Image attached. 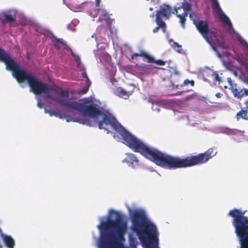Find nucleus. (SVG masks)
<instances>
[{
    "label": "nucleus",
    "instance_id": "f257e3e1",
    "mask_svg": "<svg viewBox=\"0 0 248 248\" xmlns=\"http://www.w3.org/2000/svg\"><path fill=\"white\" fill-rule=\"evenodd\" d=\"M10 71L13 72V76L18 83L26 80L31 87V91L35 94H45L46 97L62 106L76 109L84 116L90 118L102 115V119L98 123L100 129L110 132L108 126H111L121 136L123 143L133 150L135 152L140 153L146 158L154 162L157 166L164 168L174 170L178 168H185L203 164V153L195 155H191L181 158L163 153L153 148H150L137 137L133 136L110 115L103 112L99 107L94 104H86L78 103L69 99V92L62 88L56 86L54 88L39 80L35 76L31 75L24 69L10 56Z\"/></svg>",
    "mask_w": 248,
    "mask_h": 248
},
{
    "label": "nucleus",
    "instance_id": "f03ea898",
    "mask_svg": "<svg viewBox=\"0 0 248 248\" xmlns=\"http://www.w3.org/2000/svg\"><path fill=\"white\" fill-rule=\"evenodd\" d=\"M132 230L137 233L145 248H158V232L142 210L130 211Z\"/></svg>",
    "mask_w": 248,
    "mask_h": 248
},
{
    "label": "nucleus",
    "instance_id": "7ed1b4c3",
    "mask_svg": "<svg viewBox=\"0 0 248 248\" xmlns=\"http://www.w3.org/2000/svg\"><path fill=\"white\" fill-rule=\"evenodd\" d=\"M245 212L234 209L228 213L229 216L233 217L232 224L241 242V248H248V218L244 216Z\"/></svg>",
    "mask_w": 248,
    "mask_h": 248
},
{
    "label": "nucleus",
    "instance_id": "20e7f679",
    "mask_svg": "<svg viewBox=\"0 0 248 248\" xmlns=\"http://www.w3.org/2000/svg\"><path fill=\"white\" fill-rule=\"evenodd\" d=\"M193 23L202 37L209 45H211L212 40V36L211 35L215 36V32L210 31L207 21L202 20H194Z\"/></svg>",
    "mask_w": 248,
    "mask_h": 248
},
{
    "label": "nucleus",
    "instance_id": "39448f33",
    "mask_svg": "<svg viewBox=\"0 0 248 248\" xmlns=\"http://www.w3.org/2000/svg\"><path fill=\"white\" fill-rule=\"evenodd\" d=\"M211 1L213 10L218 15L220 20L227 25L231 29L233 30L232 25L229 18L223 13L217 0H213Z\"/></svg>",
    "mask_w": 248,
    "mask_h": 248
},
{
    "label": "nucleus",
    "instance_id": "423d86ee",
    "mask_svg": "<svg viewBox=\"0 0 248 248\" xmlns=\"http://www.w3.org/2000/svg\"><path fill=\"white\" fill-rule=\"evenodd\" d=\"M173 14H175L176 16L180 19L181 26L184 28L185 22L187 16V10L181 5L178 7H175Z\"/></svg>",
    "mask_w": 248,
    "mask_h": 248
},
{
    "label": "nucleus",
    "instance_id": "0eeeda50",
    "mask_svg": "<svg viewBox=\"0 0 248 248\" xmlns=\"http://www.w3.org/2000/svg\"><path fill=\"white\" fill-rule=\"evenodd\" d=\"M125 155L126 157L122 160L123 163H125L132 168H135L139 165V160L136 155L132 153H126Z\"/></svg>",
    "mask_w": 248,
    "mask_h": 248
},
{
    "label": "nucleus",
    "instance_id": "6e6552de",
    "mask_svg": "<svg viewBox=\"0 0 248 248\" xmlns=\"http://www.w3.org/2000/svg\"><path fill=\"white\" fill-rule=\"evenodd\" d=\"M171 8L169 5H165L156 12V19L157 20H162V17H166L168 18L171 13Z\"/></svg>",
    "mask_w": 248,
    "mask_h": 248
},
{
    "label": "nucleus",
    "instance_id": "1a4fd4ad",
    "mask_svg": "<svg viewBox=\"0 0 248 248\" xmlns=\"http://www.w3.org/2000/svg\"><path fill=\"white\" fill-rule=\"evenodd\" d=\"M232 90L234 96L237 98H241L245 95H248V89L237 88L236 84H235V88L233 86L232 87Z\"/></svg>",
    "mask_w": 248,
    "mask_h": 248
},
{
    "label": "nucleus",
    "instance_id": "9d476101",
    "mask_svg": "<svg viewBox=\"0 0 248 248\" xmlns=\"http://www.w3.org/2000/svg\"><path fill=\"white\" fill-rule=\"evenodd\" d=\"M81 75L82 78H86V86L83 88L78 90L77 92V93L79 94H84L88 92L89 87L91 85V82L89 80V79L88 77V76L86 74V72L85 70H83L81 72Z\"/></svg>",
    "mask_w": 248,
    "mask_h": 248
},
{
    "label": "nucleus",
    "instance_id": "9b49d317",
    "mask_svg": "<svg viewBox=\"0 0 248 248\" xmlns=\"http://www.w3.org/2000/svg\"><path fill=\"white\" fill-rule=\"evenodd\" d=\"M113 93L116 96L125 99H128L131 94V92H127L121 87H116L114 88L113 90Z\"/></svg>",
    "mask_w": 248,
    "mask_h": 248
},
{
    "label": "nucleus",
    "instance_id": "f8f14e48",
    "mask_svg": "<svg viewBox=\"0 0 248 248\" xmlns=\"http://www.w3.org/2000/svg\"><path fill=\"white\" fill-rule=\"evenodd\" d=\"M66 121L67 122H77L90 126L93 125V123L87 118L80 119L78 118L68 117L66 119Z\"/></svg>",
    "mask_w": 248,
    "mask_h": 248
},
{
    "label": "nucleus",
    "instance_id": "ddd939ff",
    "mask_svg": "<svg viewBox=\"0 0 248 248\" xmlns=\"http://www.w3.org/2000/svg\"><path fill=\"white\" fill-rule=\"evenodd\" d=\"M0 21L3 24L15 22L16 20L11 15L3 14L0 16Z\"/></svg>",
    "mask_w": 248,
    "mask_h": 248
},
{
    "label": "nucleus",
    "instance_id": "4468645a",
    "mask_svg": "<svg viewBox=\"0 0 248 248\" xmlns=\"http://www.w3.org/2000/svg\"><path fill=\"white\" fill-rule=\"evenodd\" d=\"M3 240L8 248H14L15 245V241L11 236L4 235L3 236Z\"/></svg>",
    "mask_w": 248,
    "mask_h": 248
},
{
    "label": "nucleus",
    "instance_id": "2eb2a0df",
    "mask_svg": "<svg viewBox=\"0 0 248 248\" xmlns=\"http://www.w3.org/2000/svg\"><path fill=\"white\" fill-rule=\"evenodd\" d=\"M236 117L237 120L240 119H243L244 120H248V109L246 108L244 109V108H242L239 112L236 113Z\"/></svg>",
    "mask_w": 248,
    "mask_h": 248
},
{
    "label": "nucleus",
    "instance_id": "dca6fc26",
    "mask_svg": "<svg viewBox=\"0 0 248 248\" xmlns=\"http://www.w3.org/2000/svg\"><path fill=\"white\" fill-rule=\"evenodd\" d=\"M140 57H143V60L148 63H153L155 62L154 58L144 51L141 50Z\"/></svg>",
    "mask_w": 248,
    "mask_h": 248
},
{
    "label": "nucleus",
    "instance_id": "f3484780",
    "mask_svg": "<svg viewBox=\"0 0 248 248\" xmlns=\"http://www.w3.org/2000/svg\"><path fill=\"white\" fill-rule=\"evenodd\" d=\"M155 22L157 25V26L153 30V32L154 33L157 32L160 28H161L164 31L166 27V23L163 20H157L156 19Z\"/></svg>",
    "mask_w": 248,
    "mask_h": 248
},
{
    "label": "nucleus",
    "instance_id": "a211bd4d",
    "mask_svg": "<svg viewBox=\"0 0 248 248\" xmlns=\"http://www.w3.org/2000/svg\"><path fill=\"white\" fill-rule=\"evenodd\" d=\"M52 41L54 44V46L57 48H60V44L65 45V42L62 38L58 39L55 36L53 37Z\"/></svg>",
    "mask_w": 248,
    "mask_h": 248
},
{
    "label": "nucleus",
    "instance_id": "6ab92c4d",
    "mask_svg": "<svg viewBox=\"0 0 248 248\" xmlns=\"http://www.w3.org/2000/svg\"><path fill=\"white\" fill-rule=\"evenodd\" d=\"M212 36V38L213 37H214L216 39V42H217V45L219 46H220V47H223V39L222 38V37H218L217 35H216V34L215 33V36H213L212 35H211Z\"/></svg>",
    "mask_w": 248,
    "mask_h": 248
},
{
    "label": "nucleus",
    "instance_id": "aec40b11",
    "mask_svg": "<svg viewBox=\"0 0 248 248\" xmlns=\"http://www.w3.org/2000/svg\"><path fill=\"white\" fill-rule=\"evenodd\" d=\"M197 96H198V94L197 93H193L192 94H189V95L186 96L185 98V101H189L190 100L195 98V97H196Z\"/></svg>",
    "mask_w": 248,
    "mask_h": 248
},
{
    "label": "nucleus",
    "instance_id": "412c9836",
    "mask_svg": "<svg viewBox=\"0 0 248 248\" xmlns=\"http://www.w3.org/2000/svg\"><path fill=\"white\" fill-rule=\"evenodd\" d=\"M46 111L50 115V116H55L56 117L59 115L58 112L50 110H46Z\"/></svg>",
    "mask_w": 248,
    "mask_h": 248
},
{
    "label": "nucleus",
    "instance_id": "4be33fe9",
    "mask_svg": "<svg viewBox=\"0 0 248 248\" xmlns=\"http://www.w3.org/2000/svg\"><path fill=\"white\" fill-rule=\"evenodd\" d=\"M240 43L242 45H243L248 50V43L242 38L240 37V39H239Z\"/></svg>",
    "mask_w": 248,
    "mask_h": 248
},
{
    "label": "nucleus",
    "instance_id": "5701e85b",
    "mask_svg": "<svg viewBox=\"0 0 248 248\" xmlns=\"http://www.w3.org/2000/svg\"><path fill=\"white\" fill-rule=\"evenodd\" d=\"M194 83H195L194 81L193 80H189L186 79H185L184 81V84L186 85H187L188 84H190V85L192 86H193L194 85Z\"/></svg>",
    "mask_w": 248,
    "mask_h": 248
},
{
    "label": "nucleus",
    "instance_id": "b1692460",
    "mask_svg": "<svg viewBox=\"0 0 248 248\" xmlns=\"http://www.w3.org/2000/svg\"><path fill=\"white\" fill-rule=\"evenodd\" d=\"M153 63H155L159 65H164L165 64V62L161 60H155V62Z\"/></svg>",
    "mask_w": 248,
    "mask_h": 248
},
{
    "label": "nucleus",
    "instance_id": "393cba45",
    "mask_svg": "<svg viewBox=\"0 0 248 248\" xmlns=\"http://www.w3.org/2000/svg\"><path fill=\"white\" fill-rule=\"evenodd\" d=\"M63 45L65 46L64 49H65L68 51H69L71 53V54L73 56H75V54L73 53V52L72 49L68 45H67L65 43V45Z\"/></svg>",
    "mask_w": 248,
    "mask_h": 248
},
{
    "label": "nucleus",
    "instance_id": "a878e982",
    "mask_svg": "<svg viewBox=\"0 0 248 248\" xmlns=\"http://www.w3.org/2000/svg\"><path fill=\"white\" fill-rule=\"evenodd\" d=\"M74 57H75V60L77 63V66H79V65L80 64V59L79 56H76L75 55V56Z\"/></svg>",
    "mask_w": 248,
    "mask_h": 248
},
{
    "label": "nucleus",
    "instance_id": "bb28decb",
    "mask_svg": "<svg viewBox=\"0 0 248 248\" xmlns=\"http://www.w3.org/2000/svg\"><path fill=\"white\" fill-rule=\"evenodd\" d=\"M214 81H218L219 82H220L221 81V78L218 76V75L217 74H215Z\"/></svg>",
    "mask_w": 248,
    "mask_h": 248
},
{
    "label": "nucleus",
    "instance_id": "cd10ccee",
    "mask_svg": "<svg viewBox=\"0 0 248 248\" xmlns=\"http://www.w3.org/2000/svg\"><path fill=\"white\" fill-rule=\"evenodd\" d=\"M140 55H141V51H140V53H134L133 54V55H132L131 56V59H133L134 58V57H138V56H140Z\"/></svg>",
    "mask_w": 248,
    "mask_h": 248
},
{
    "label": "nucleus",
    "instance_id": "c85d7f7f",
    "mask_svg": "<svg viewBox=\"0 0 248 248\" xmlns=\"http://www.w3.org/2000/svg\"><path fill=\"white\" fill-rule=\"evenodd\" d=\"M228 82L229 85L231 86V89H232V86H233L234 88H235V84L233 85L232 82V81L231 80V78H228Z\"/></svg>",
    "mask_w": 248,
    "mask_h": 248
},
{
    "label": "nucleus",
    "instance_id": "c756f323",
    "mask_svg": "<svg viewBox=\"0 0 248 248\" xmlns=\"http://www.w3.org/2000/svg\"><path fill=\"white\" fill-rule=\"evenodd\" d=\"M173 45L174 46L178 47L179 49H181L182 46L177 42H174Z\"/></svg>",
    "mask_w": 248,
    "mask_h": 248
},
{
    "label": "nucleus",
    "instance_id": "7c9ffc66",
    "mask_svg": "<svg viewBox=\"0 0 248 248\" xmlns=\"http://www.w3.org/2000/svg\"><path fill=\"white\" fill-rule=\"evenodd\" d=\"M37 106L40 108H42L43 107V104L41 103V102H38L37 103Z\"/></svg>",
    "mask_w": 248,
    "mask_h": 248
},
{
    "label": "nucleus",
    "instance_id": "2f4dec72",
    "mask_svg": "<svg viewBox=\"0 0 248 248\" xmlns=\"http://www.w3.org/2000/svg\"><path fill=\"white\" fill-rule=\"evenodd\" d=\"M214 51H217V48L213 45V40H212L211 45H210Z\"/></svg>",
    "mask_w": 248,
    "mask_h": 248
},
{
    "label": "nucleus",
    "instance_id": "473e14b6",
    "mask_svg": "<svg viewBox=\"0 0 248 248\" xmlns=\"http://www.w3.org/2000/svg\"><path fill=\"white\" fill-rule=\"evenodd\" d=\"M59 112V115L57 116V117H59V118H60L61 119L63 118L64 116L62 114L60 113V112Z\"/></svg>",
    "mask_w": 248,
    "mask_h": 248
},
{
    "label": "nucleus",
    "instance_id": "72a5a7b5",
    "mask_svg": "<svg viewBox=\"0 0 248 248\" xmlns=\"http://www.w3.org/2000/svg\"><path fill=\"white\" fill-rule=\"evenodd\" d=\"M215 95L217 98H220L221 96V94L219 93H216Z\"/></svg>",
    "mask_w": 248,
    "mask_h": 248
},
{
    "label": "nucleus",
    "instance_id": "f704fd0d",
    "mask_svg": "<svg viewBox=\"0 0 248 248\" xmlns=\"http://www.w3.org/2000/svg\"><path fill=\"white\" fill-rule=\"evenodd\" d=\"M245 105L246 106V108L248 109V99L245 102Z\"/></svg>",
    "mask_w": 248,
    "mask_h": 248
},
{
    "label": "nucleus",
    "instance_id": "c9c22d12",
    "mask_svg": "<svg viewBox=\"0 0 248 248\" xmlns=\"http://www.w3.org/2000/svg\"><path fill=\"white\" fill-rule=\"evenodd\" d=\"M182 92H176L175 93V95H180L181 94Z\"/></svg>",
    "mask_w": 248,
    "mask_h": 248
},
{
    "label": "nucleus",
    "instance_id": "e433bc0d",
    "mask_svg": "<svg viewBox=\"0 0 248 248\" xmlns=\"http://www.w3.org/2000/svg\"><path fill=\"white\" fill-rule=\"evenodd\" d=\"M174 74H175V75H177V74H178V72L177 71H175V72H174Z\"/></svg>",
    "mask_w": 248,
    "mask_h": 248
},
{
    "label": "nucleus",
    "instance_id": "4c0bfd02",
    "mask_svg": "<svg viewBox=\"0 0 248 248\" xmlns=\"http://www.w3.org/2000/svg\"><path fill=\"white\" fill-rule=\"evenodd\" d=\"M150 10H151V11L153 10V8H150Z\"/></svg>",
    "mask_w": 248,
    "mask_h": 248
}]
</instances>
